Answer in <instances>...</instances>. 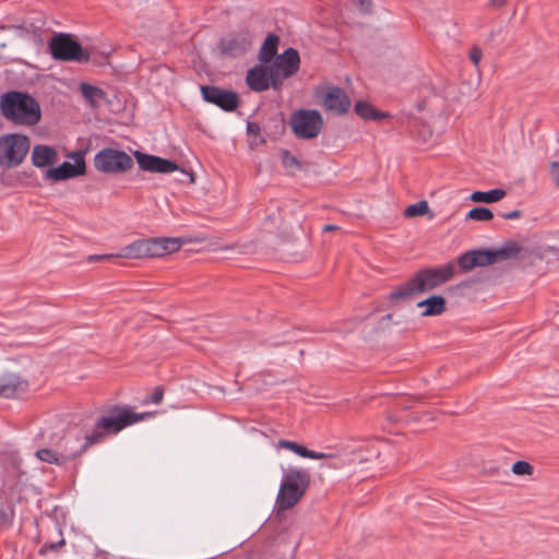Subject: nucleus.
I'll use <instances>...</instances> for the list:
<instances>
[{"label":"nucleus","mask_w":559,"mask_h":559,"mask_svg":"<svg viewBox=\"0 0 559 559\" xmlns=\"http://www.w3.org/2000/svg\"><path fill=\"white\" fill-rule=\"evenodd\" d=\"M0 111L11 121L35 124L40 119V107L31 95L22 92H8L0 97Z\"/></svg>","instance_id":"7ed1b4c3"},{"label":"nucleus","mask_w":559,"mask_h":559,"mask_svg":"<svg viewBox=\"0 0 559 559\" xmlns=\"http://www.w3.org/2000/svg\"><path fill=\"white\" fill-rule=\"evenodd\" d=\"M152 416V413H134L131 407L122 405H112L106 414L99 416L91 431L82 437V444L79 450L72 453V456L82 455L92 445L105 441L109 435H117L124 428Z\"/></svg>","instance_id":"f257e3e1"},{"label":"nucleus","mask_w":559,"mask_h":559,"mask_svg":"<svg viewBox=\"0 0 559 559\" xmlns=\"http://www.w3.org/2000/svg\"><path fill=\"white\" fill-rule=\"evenodd\" d=\"M385 318H386V320H390L392 318V316L388 314Z\"/></svg>","instance_id":"de8ad7c7"},{"label":"nucleus","mask_w":559,"mask_h":559,"mask_svg":"<svg viewBox=\"0 0 559 559\" xmlns=\"http://www.w3.org/2000/svg\"><path fill=\"white\" fill-rule=\"evenodd\" d=\"M86 165L82 152H72V177L84 175Z\"/></svg>","instance_id":"7c9ffc66"},{"label":"nucleus","mask_w":559,"mask_h":559,"mask_svg":"<svg viewBox=\"0 0 559 559\" xmlns=\"http://www.w3.org/2000/svg\"><path fill=\"white\" fill-rule=\"evenodd\" d=\"M454 274L455 266L453 263H447L438 267L421 269L405 284L390 293L389 298L392 301H396L432 290L449 282Z\"/></svg>","instance_id":"f03ea898"},{"label":"nucleus","mask_w":559,"mask_h":559,"mask_svg":"<svg viewBox=\"0 0 559 559\" xmlns=\"http://www.w3.org/2000/svg\"><path fill=\"white\" fill-rule=\"evenodd\" d=\"M429 212H430V210H429L428 202L425 200H421L419 202L408 205L404 210V216L405 217H417V216L428 214Z\"/></svg>","instance_id":"c85d7f7f"},{"label":"nucleus","mask_w":559,"mask_h":559,"mask_svg":"<svg viewBox=\"0 0 559 559\" xmlns=\"http://www.w3.org/2000/svg\"><path fill=\"white\" fill-rule=\"evenodd\" d=\"M237 248H239V246H238V245H233V246L224 247L223 249H224V250H231V249H237Z\"/></svg>","instance_id":"49530a36"},{"label":"nucleus","mask_w":559,"mask_h":559,"mask_svg":"<svg viewBox=\"0 0 559 559\" xmlns=\"http://www.w3.org/2000/svg\"><path fill=\"white\" fill-rule=\"evenodd\" d=\"M490 4L497 8L504 5L507 0H489Z\"/></svg>","instance_id":"c03bdc74"},{"label":"nucleus","mask_w":559,"mask_h":559,"mask_svg":"<svg viewBox=\"0 0 559 559\" xmlns=\"http://www.w3.org/2000/svg\"><path fill=\"white\" fill-rule=\"evenodd\" d=\"M27 382L15 373L4 374L0 378V396L13 397L16 393L25 392Z\"/></svg>","instance_id":"a211bd4d"},{"label":"nucleus","mask_w":559,"mask_h":559,"mask_svg":"<svg viewBox=\"0 0 559 559\" xmlns=\"http://www.w3.org/2000/svg\"><path fill=\"white\" fill-rule=\"evenodd\" d=\"M252 45V36L248 31L233 34L221 41L223 53L230 57H239L246 53Z\"/></svg>","instance_id":"ddd939ff"},{"label":"nucleus","mask_w":559,"mask_h":559,"mask_svg":"<svg viewBox=\"0 0 559 559\" xmlns=\"http://www.w3.org/2000/svg\"><path fill=\"white\" fill-rule=\"evenodd\" d=\"M337 229H338V226L333 225V224H328V225L323 226L324 231H333V230H337Z\"/></svg>","instance_id":"a18cd8bd"},{"label":"nucleus","mask_w":559,"mask_h":559,"mask_svg":"<svg viewBox=\"0 0 559 559\" xmlns=\"http://www.w3.org/2000/svg\"><path fill=\"white\" fill-rule=\"evenodd\" d=\"M512 473L519 476L527 475L531 476L534 472V467L526 461H516L511 468Z\"/></svg>","instance_id":"473e14b6"},{"label":"nucleus","mask_w":559,"mask_h":559,"mask_svg":"<svg viewBox=\"0 0 559 559\" xmlns=\"http://www.w3.org/2000/svg\"><path fill=\"white\" fill-rule=\"evenodd\" d=\"M311 475L305 468H289L283 476L276 497L278 511L294 508L307 492Z\"/></svg>","instance_id":"20e7f679"},{"label":"nucleus","mask_w":559,"mask_h":559,"mask_svg":"<svg viewBox=\"0 0 559 559\" xmlns=\"http://www.w3.org/2000/svg\"><path fill=\"white\" fill-rule=\"evenodd\" d=\"M506 197V191L503 189H492L489 191H475L471 194V200L473 202H483V203H495L500 201Z\"/></svg>","instance_id":"b1692460"},{"label":"nucleus","mask_w":559,"mask_h":559,"mask_svg":"<svg viewBox=\"0 0 559 559\" xmlns=\"http://www.w3.org/2000/svg\"><path fill=\"white\" fill-rule=\"evenodd\" d=\"M247 132L249 135H258L260 133V126L257 122H248Z\"/></svg>","instance_id":"79ce46f5"},{"label":"nucleus","mask_w":559,"mask_h":559,"mask_svg":"<svg viewBox=\"0 0 559 559\" xmlns=\"http://www.w3.org/2000/svg\"><path fill=\"white\" fill-rule=\"evenodd\" d=\"M271 76V67L259 64L248 71L246 82L250 90L254 92H263L270 87Z\"/></svg>","instance_id":"dca6fc26"},{"label":"nucleus","mask_w":559,"mask_h":559,"mask_svg":"<svg viewBox=\"0 0 559 559\" xmlns=\"http://www.w3.org/2000/svg\"><path fill=\"white\" fill-rule=\"evenodd\" d=\"M114 258H117L116 257V253H108V254H93V255H88L86 258V261L88 263H92V262H102V261H109Z\"/></svg>","instance_id":"58836bf2"},{"label":"nucleus","mask_w":559,"mask_h":559,"mask_svg":"<svg viewBox=\"0 0 559 559\" xmlns=\"http://www.w3.org/2000/svg\"><path fill=\"white\" fill-rule=\"evenodd\" d=\"M282 165L289 173L294 174L297 170L301 169L300 160L294 156L289 151L282 150L280 153Z\"/></svg>","instance_id":"bb28decb"},{"label":"nucleus","mask_w":559,"mask_h":559,"mask_svg":"<svg viewBox=\"0 0 559 559\" xmlns=\"http://www.w3.org/2000/svg\"><path fill=\"white\" fill-rule=\"evenodd\" d=\"M201 93L205 102L214 104L225 111H233L239 105L238 95L231 91L214 85H202Z\"/></svg>","instance_id":"6e6552de"},{"label":"nucleus","mask_w":559,"mask_h":559,"mask_svg":"<svg viewBox=\"0 0 559 559\" xmlns=\"http://www.w3.org/2000/svg\"><path fill=\"white\" fill-rule=\"evenodd\" d=\"M182 243L181 238L173 237L144 239L146 258H159L176 252Z\"/></svg>","instance_id":"f8f14e48"},{"label":"nucleus","mask_w":559,"mask_h":559,"mask_svg":"<svg viewBox=\"0 0 559 559\" xmlns=\"http://www.w3.org/2000/svg\"><path fill=\"white\" fill-rule=\"evenodd\" d=\"M90 57L91 51L72 37V62L86 63Z\"/></svg>","instance_id":"cd10ccee"},{"label":"nucleus","mask_w":559,"mask_h":559,"mask_svg":"<svg viewBox=\"0 0 559 559\" xmlns=\"http://www.w3.org/2000/svg\"><path fill=\"white\" fill-rule=\"evenodd\" d=\"M322 106L337 115H344L350 108L348 95L338 86H328L321 94Z\"/></svg>","instance_id":"9d476101"},{"label":"nucleus","mask_w":559,"mask_h":559,"mask_svg":"<svg viewBox=\"0 0 559 559\" xmlns=\"http://www.w3.org/2000/svg\"><path fill=\"white\" fill-rule=\"evenodd\" d=\"M49 50L56 60H70V34L61 33L53 36L49 43Z\"/></svg>","instance_id":"6ab92c4d"},{"label":"nucleus","mask_w":559,"mask_h":559,"mask_svg":"<svg viewBox=\"0 0 559 559\" xmlns=\"http://www.w3.org/2000/svg\"><path fill=\"white\" fill-rule=\"evenodd\" d=\"M355 4L362 13H369L371 11L372 2L371 0H354Z\"/></svg>","instance_id":"ea45409f"},{"label":"nucleus","mask_w":559,"mask_h":559,"mask_svg":"<svg viewBox=\"0 0 559 559\" xmlns=\"http://www.w3.org/2000/svg\"><path fill=\"white\" fill-rule=\"evenodd\" d=\"M355 112L366 120H377L384 115L377 111L369 103L359 100L355 104Z\"/></svg>","instance_id":"a878e982"},{"label":"nucleus","mask_w":559,"mask_h":559,"mask_svg":"<svg viewBox=\"0 0 559 559\" xmlns=\"http://www.w3.org/2000/svg\"><path fill=\"white\" fill-rule=\"evenodd\" d=\"M276 447L281 448V449L289 450V451L294 452L295 454H297L301 457H306V459L321 460V459L331 456L330 454L309 450L306 447H304L297 442L285 440V439L278 440Z\"/></svg>","instance_id":"aec40b11"},{"label":"nucleus","mask_w":559,"mask_h":559,"mask_svg":"<svg viewBox=\"0 0 559 559\" xmlns=\"http://www.w3.org/2000/svg\"><path fill=\"white\" fill-rule=\"evenodd\" d=\"M493 213L487 207H474L467 213V218L478 222L492 219Z\"/></svg>","instance_id":"2f4dec72"},{"label":"nucleus","mask_w":559,"mask_h":559,"mask_svg":"<svg viewBox=\"0 0 559 559\" xmlns=\"http://www.w3.org/2000/svg\"><path fill=\"white\" fill-rule=\"evenodd\" d=\"M29 150L27 136L19 133L0 135V168L11 169L20 166Z\"/></svg>","instance_id":"39448f33"},{"label":"nucleus","mask_w":559,"mask_h":559,"mask_svg":"<svg viewBox=\"0 0 559 559\" xmlns=\"http://www.w3.org/2000/svg\"><path fill=\"white\" fill-rule=\"evenodd\" d=\"M32 164L37 168H45L58 160V153L48 145H35L31 155Z\"/></svg>","instance_id":"f3484780"},{"label":"nucleus","mask_w":559,"mask_h":559,"mask_svg":"<svg viewBox=\"0 0 559 559\" xmlns=\"http://www.w3.org/2000/svg\"><path fill=\"white\" fill-rule=\"evenodd\" d=\"M521 251L518 242H510L497 250H474L477 266H487L499 261L515 258Z\"/></svg>","instance_id":"1a4fd4ad"},{"label":"nucleus","mask_w":559,"mask_h":559,"mask_svg":"<svg viewBox=\"0 0 559 559\" xmlns=\"http://www.w3.org/2000/svg\"><path fill=\"white\" fill-rule=\"evenodd\" d=\"M280 38L275 34H269L262 44L259 52V59L263 63H270L277 52Z\"/></svg>","instance_id":"4be33fe9"},{"label":"nucleus","mask_w":559,"mask_h":559,"mask_svg":"<svg viewBox=\"0 0 559 559\" xmlns=\"http://www.w3.org/2000/svg\"><path fill=\"white\" fill-rule=\"evenodd\" d=\"M36 456L43 462L60 464V456L50 449L38 450Z\"/></svg>","instance_id":"72a5a7b5"},{"label":"nucleus","mask_w":559,"mask_h":559,"mask_svg":"<svg viewBox=\"0 0 559 559\" xmlns=\"http://www.w3.org/2000/svg\"><path fill=\"white\" fill-rule=\"evenodd\" d=\"M70 178V162H63L59 167L49 168L45 173V179L57 182Z\"/></svg>","instance_id":"393cba45"},{"label":"nucleus","mask_w":559,"mask_h":559,"mask_svg":"<svg viewBox=\"0 0 559 559\" xmlns=\"http://www.w3.org/2000/svg\"><path fill=\"white\" fill-rule=\"evenodd\" d=\"M78 94L84 105L93 111H97L103 103H108L107 93L104 90L86 82L79 84Z\"/></svg>","instance_id":"4468645a"},{"label":"nucleus","mask_w":559,"mask_h":559,"mask_svg":"<svg viewBox=\"0 0 559 559\" xmlns=\"http://www.w3.org/2000/svg\"><path fill=\"white\" fill-rule=\"evenodd\" d=\"M8 29H16V31L25 32L26 34H32V35L36 36L39 27L35 26L34 24H31L29 26H27L25 23H22L19 25H12V26H7L3 24H0V31H8Z\"/></svg>","instance_id":"f704fd0d"},{"label":"nucleus","mask_w":559,"mask_h":559,"mask_svg":"<svg viewBox=\"0 0 559 559\" xmlns=\"http://www.w3.org/2000/svg\"><path fill=\"white\" fill-rule=\"evenodd\" d=\"M134 157L139 167L144 171L169 174L179 169V166L175 162L159 156L135 151Z\"/></svg>","instance_id":"9b49d317"},{"label":"nucleus","mask_w":559,"mask_h":559,"mask_svg":"<svg viewBox=\"0 0 559 559\" xmlns=\"http://www.w3.org/2000/svg\"><path fill=\"white\" fill-rule=\"evenodd\" d=\"M94 167L103 174L119 175L127 173L133 167V159L121 150L106 147L95 155Z\"/></svg>","instance_id":"423d86ee"},{"label":"nucleus","mask_w":559,"mask_h":559,"mask_svg":"<svg viewBox=\"0 0 559 559\" xmlns=\"http://www.w3.org/2000/svg\"><path fill=\"white\" fill-rule=\"evenodd\" d=\"M145 245L144 239L135 240L132 243L123 247L118 253H116L117 258L124 259H141L146 258L145 254Z\"/></svg>","instance_id":"5701e85b"},{"label":"nucleus","mask_w":559,"mask_h":559,"mask_svg":"<svg viewBox=\"0 0 559 559\" xmlns=\"http://www.w3.org/2000/svg\"><path fill=\"white\" fill-rule=\"evenodd\" d=\"M551 182L559 188V162H551L548 166Z\"/></svg>","instance_id":"e433bc0d"},{"label":"nucleus","mask_w":559,"mask_h":559,"mask_svg":"<svg viewBox=\"0 0 559 559\" xmlns=\"http://www.w3.org/2000/svg\"><path fill=\"white\" fill-rule=\"evenodd\" d=\"M271 73L272 76L270 78V86H272L275 90H278L286 78L283 76L282 71L273 67H271Z\"/></svg>","instance_id":"c9c22d12"},{"label":"nucleus","mask_w":559,"mask_h":559,"mask_svg":"<svg viewBox=\"0 0 559 559\" xmlns=\"http://www.w3.org/2000/svg\"><path fill=\"white\" fill-rule=\"evenodd\" d=\"M417 307L425 308L423 311L425 317L439 316L445 311V299L440 295H433L419 301Z\"/></svg>","instance_id":"412c9836"},{"label":"nucleus","mask_w":559,"mask_h":559,"mask_svg":"<svg viewBox=\"0 0 559 559\" xmlns=\"http://www.w3.org/2000/svg\"><path fill=\"white\" fill-rule=\"evenodd\" d=\"M163 397H164V391L160 386H157L154 389L150 399L144 400V403L151 402L153 404H159L163 401Z\"/></svg>","instance_id":"4c0bfd02"},{"label":"nucleus","mask_w":559,"mask_h":559,"mask_svg":"<svg viewBox=\"0 0 559 559\" xmlns=\"http://www.w3.org/2000/svg\"><path fill=\"white\" fill-rule=\"evenodd\" d=\"M300 57L296 49L287 48L277 56L271 67L283 72L284 78H290L299 70Z\"/></svg>","instance_id":"2eb2a0df"},{"label":"nucleus","mask_w":559,"mask_h":559,"mask_svg":"<svg viewBox=\"0 0 559 559\" xmlns=\"http://www.w3.org/2000/svg\"><path fill=\"white\" fill-rule=\"evenodd\" d=\"M502 216L504 219H516V218L521 217V211L514 210V211L504 213Z\"/></svg>","instance_id":"37998d69"},{"label":"nucleus","mask_w":559,"mask_h":559,"mask_svg":"<svg viewBox=\"0 0 559 559\" xmlns=\"http://www.w3.org/2000/svg\"><path fill=\"white\" fill-rule=\"evenodd\" d=\"M481 59V50L477 47H474L469 51V60L478 66Z\"/></svg>","instance_id":"a19ab883"},{"label":"nucleus","mask_w":559,"mask_h":559,"mask_svg":"<svg viewBox=\"0 0 559 559\" xmlns=\"http://www.w3.org/2000/svg\"><path fill=\"white\" fill-rule=\"evenodd\" d=\"M457 264L463 272H468L477 266V261L475 257V252L467 251L464 254L460 255L457 259Z\"/></svg>","instance_id":"c756f323"},{"label":"nucleus","mask_w":559,"mask_h":559,"mask_svg":"<svg viewBox=\"0 0 559 559\" xmlns=\"http://www.w3.org/2000/svg\"><path fill=\"white\" fill-rule=\"evenodd\" d=\"M289 126L297 138L308 140L320 133L323 120L317 110L300 109L293 114Z\"/></svg>","instance_id":"0eeeda50"}]
</instances>
